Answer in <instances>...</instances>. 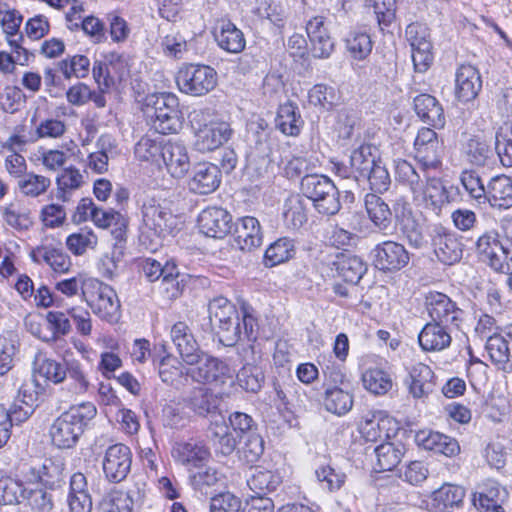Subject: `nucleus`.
<instances>
[{
    "label": "nucleus",
    "instance_id": "61",
    "mask_svg": "<svg viewBox=\"0 0 512 512\" xmlns=\"http://www.w3.org/2000/svg\"><path fill=\"white\" fill-rule=\"evenodd\" d=\"M58 68L64 75L65 79L71 77L84 78L90 70V60L85 55H74L61 60Z\"/></svg>",
    "mask_w": 512,
    "mask_h": 512
},
{
    "label": "nucleus",
    "instance_id": "7",
    "mask_svg": "<svg viewBox=\"0 0 512 512\" xmlns=\"http://www.w3.org/2000/svg\"><path fill=\"white\" fill-rule=\"evenodd\" d=\"M179 90L191 96H203L217 85V72L203 64H185L176 73Z\"/></svg>",
    "mask_w": 512,
    "mask_h": 512
},
{
    "label": "nucleus",
    "instance_id": "39",
    "mask_svg": "<svg viewBox=\"0 0 512 512\" xmlns=\"http://www.w3.org/2000/svg\"><path fill=\"white\" fill-rule=\"evenodd\" d=\"M349 387L327 388L324 391L323 405L325 409L336 415H344L349 412L353 406V396L349 392Z\"/></svg>",
    "mask_w": 512,
    "mask_h": 512
},
{
    "label": "nucleus",
    "instance_id": "14",
    "mask_svg": "<svg viewBox=\"0 0 512 512\" xmlns=\"http://www.w3.org/2000/svg\"><path fill=\"white\" fill-rule=\"evenodd\" d=\"M373 254L375 266L382 271H399L410 260V255L404 245L391 240L377 244L373 249Z\"/></svg>",
    "mask_w": 512,
    "mask_h": 512
},
{
    "label": "nucleus",
    "instance_id": "58",
    "mask_svg": "<svg viewBox=\"0 0 512 512\" xmlns=\"http://www.w3.org/2000/svg\"><path fill=\"white\" fill-rule=\"evenodd\" d=\"M389 419L383 412L378 411L367 415L360 425V431L368 441H377L388 434L384 432Z\"/></svg>",
    "mask_w": 512,
    "mask_h": 512
},
{
    "label": "nucleus",
    "instance_id": "18",
    "mask_svg": "<svg viewBox=\"0 0 512 512\" xmlns=\"http://www.w3.org/2000/svg\"><path fill=\"white\" fill-rule=\"evenodd\" d=\"M221 179V170L217 165L200 162L193 167L188 186L193 193L206 195L214 192L220 186Z\"/></svg>",
    "mask_w": 512,
    "mask_h": 512
},
{
    "label": "nucleus",
    "instance_id": "26",
    "mask_svg": "<svg viewBox=\"0 0 512 512\" xmlns=\"http://www.w3.org/2000/svg\"><path fill=\"white\" fill-rule=\"evenodd\" d=\"M463 155L471 165L484 167L493 162L494 150L484 134H476L463 144Z\"/></svg>",
    "mask_w": 512,
    "mask_h": 512
},
{
    "label": "nucleus",
    "instance_id": "52",
    "mask_svg": "<svg viewBox=\"0 0 512 512\" xmlns=\"http://www.w3.org/2000/svg\"><path fill=\"white\" fill-rule=\"evenodd\" d=\"M377 458L376 467L378 472L391 471L401 461L403 456L402 447H396L393 443H383L375 448Z\"/></svg>",
    "mask_w": 512,
    "mask_h": 512
},
{
    "label": "nucleus",
    "instance_id": "48",
    "mask_svg": "<svg viewBox=\"0 0 512 512\" xmlns=\"http://www.w3.org/2000/svg\"><path fill=\"white\" fill-rule=\"evenodd\" d=\"M374 152L375 149L368 144H362L351 152L349 160L360 180L367 175L368 171L377 162L378 158Z\"/></svg>",
    "mask_w": 512,
    "mask_h": 512
},
{
    "label": "nucleus",
    "instance_id": "15",
    "mask_svg": "<svg viewBox=\"0 0 512 512\" xmlns=\"http://www.w3.org/2000/svg\"><path fill=\"white\" fill-rule=\"evenodd\" d=\"M415 159L422 169L437 168L440 164V142L431 128H421L414 141Z\"/></svg>",
    "mask_w": 512,
    "mask_h": 512
},
{
    "label": "nucleus",
    "instance_id": "46",
    "mask_svg": "<svg viewBox=\"0 0 512 512\" xmlns=\"http://www.w3.org/2000/svg\"><path fill=\"white\" fill-rule=\"evenodd\" d=\"M364 388L374 395H385L393 387L391 375L379 368H370L362 374Z\"/></svg>",
    "mask_w": 512,
    "mask_h": 512
},
{
    "label": "nucleus",
    "instance_id": "11",
    "mask_svg": "<svg viewBox=\"0 0 512 512\" xmlns=\"http://www.w3.org/2000/svg\"><path fill=\"white\" fill-rule=\"evenodd\" d=\"M132 463L130 448L122 443L109 446L104 454L102 468L106 479L119 483L128 476Z\"/></svg>",
    "mask_w": 512,
    "mask_h": 512
},
{
    "label": "nucleus",
    "instance_id": "51",
    "mask_svg": "<svg viewBox=\"0 0 512 512\" xmlns=\"http://www.w3.org/2000/svg\"><path fill=\"white\" fill-rule=\"evenodd\" d=\"M294 255V245L288 238H280L272 243L265 251L264 263L268 267H274L288 261Z\"/></svg>",
    "mask_w": 512,
    "mask_h": 512
},
{
    "label": "nucleus",
    "instance_id": "34",
    "mask_svg": "<svg viewBox=\"0 0 512 512\" xmlns=\"http://www.w3.org/2000/svg\"><path fill=\"white\" fill-rule=\"evenodd\" d=\"M33 372L35 380L43 378L45 381L52 382L53 384H59L66 378L65 366L41 351L35 354Z\"/></svg>",
    "mask_w": 512,
    "mask_h": 512
},
{
    "label": "nucleus",
    "instance_id": "20",
    "mask_svg": "<svg viewBox=\"0 0 512 512\" xmlns=\"http://www.w3.org/2000/svg\"><path fill=\"white\" fill-rule=\"evenodd\" d=\"M482 89V79L478 69L472 65H461L455 75V95L461 102L474 100Z\"/></svg>",
    "mask_w": 512,
    "mask_h": 512
},
{
    "label": "nucleus",
    "instance_id": "25",
    "mask_svg": "<svg viewBox=\"0 0 512 512\" xmlns=\"http://www.w3.org/2000/svg\"><path fill=\"white\" fill-rule=\"evenodd\" d=\"M161 159L168 173L174 178H182L190 169V158L187 148L179 142H166Z\"/></svg>",
    "mask_w": 512,
    "mask_h": 512
},
{
    "label": "nucleus",
    "instance_id": "16",
    "mask_svg": "<svg viewBox=\"0 0 512 512\" xmlns=\"http://www.w3.org/2000/svg\"><path fill=\"white\" fill-rule=\"evenodd\" d=\"M200 231L212 238H224L231 230L232 217L221 207H207L198 216Z\"/></svg>",
    "mask_w": 512,
    "mask_h": 512
},
{
    "label": "nucleus",
    "instance_id": "23",
    "mask_svg": "<svg viewBox=\"0 0 512 512\" xmlns=\"http://www.w3.org/2000/svg\"><path fill=\"white\" fill-rule=\"evenodd\" d=\"M507 495V490L497 482L487 481L474 493L473 504L479 512H504L502 505Z\"/></svg>",
    "mask_w": 512,
    "mask_h": 512
},
{
    "label": "nucleus",
    "instance_id": "33",
    "mask_svg": "<svg viewBox=\"0 0 512 512\" xmlns=\"http://www.w3.org/2000/svg\"><path fill=\"white\" fill-rule=\"evenodd\" d=\"M465 490L461 486L444 484L430 496V506L434 512H446L463 503Z\"/></svg>",
    "mask_w": 512,
    "mask_h": 512
},
{
    "label": "nucleus",
    "instance_id": "24",
    "mask_svg": "<svg viewBox=\"0 0 512 512\" xmlns=\"http://www.w3.org/2000/svg\"><path fill=\"white\" fill-rule=\"evenodd\" d=\"M263 234L259 221L252 216L240 218L234 231V241L239 249L252 251L261 246Z\"/></svg>",
    "mask_w": 512,
    "mask_h": 512
},
{
    "label": "nucleus",
    "instance_id": "47",
    "mask_svg": "<svg viewBox=\"0 0 512 512\" xmlns=\"http://www.w3.org/2000/svg\"><path fill=\"white\" fill-rule=\"evenodd\" d=\"M394 163L396 181L407 186L412 195L421 192L423 180L414 166L404 159H397Z\"/></svg>",
    "mask_w": 512,
    "mask_h": 512
},
{
    "label": "nucleus",
    "instance_id": "37",
    "mask_svg": "<svg viewBox=\"0 0 512 512\" xmlns=\"http://www.w3.org/2000/svg\"><path fill=\"white\" fill-rule=\"evenodd\" d=\"M224 479L216 467L203 466L200 469H194L189 472L188 482L191 488L200 495H208L211 488L217 486Z\"/></svg>",
    "mask_w": 512,
    "mask_h": 512
},
{
    "label": "nucleus",
    "instance_id": "57",
    "mask_svg": "<svg viewBox=\"0 0 512 512\" xmlns=\"http://www.w3.org/2000/svg\"><path fill=\"white\" fill-rule=\"evenodd\" d=\"M22 49H16L14 47H10L11 53L6 51H0V71L3 73H13L15 69V65L19 64L21 66L28 65L30 58L34 57V53L27 46V44H22Z\"/></svg>",
    "mask_w": 512,
    "mask_h": 512
},
{
    "label": "nucleus",
    "instance_id": "43",
    "mask_svg": "<svg viewBox=\"0 0 512 512\" xmlns=\"http://www.w3.org/2000/svg\"><path fill=\"white\" fill-rule=\"evenodd\" d=\"M281 482L282 478L279 473L265 469H256L247 480L249 488L256 496H263L275 491Z\"/></svg>",
    "mask_w": 512,
    "mask_h": 512
},
{
    "label": "nucleus",
    "instance_id": "49",
    "mask_svg": "<svg viewBox=\"0 0 512 512\" xmlns=\"http://www.w3.org/2000/svg\"><path fill=\"white\" fill-rule=\"evenodd\" d=\"M285 207V221L293 229H299L307 222V200L303 196H291L286 201Z\"/></svg>",
    "mask_w": 512,
    "mask_h": 512
},
{
    "label": "nucleus",
    "instance_id": "38",
    "mask_svg": "<svg viewBox=\"0 0 512 512\" xmlns=\"http://www.w3.org/2000/svg\"><path fill=\"white\" fill-rule=\"evenodd\" d=\"M275 124L283 134L297 136L302 129L304 121L297 105L287 102L278 108Z\"/></svg>",
    "mask_w": 512,
    "mask_h": 512
},
{
    "label": "nucleus",
    "instance_id": "54",
    "mask_svg": "<svg viewBox=\"0 0 512 512\" xmlns=\"http://www.w3.org/2000/svg\"><path fill=\"white\" fill-rule=\"evenodd\" d=\"M27 487L22 482L5 477L0 479V503L4 505L20 504L25 499Z\"/></svg>",
    "mask_w": 512,
    "mask_h": 512
},
{
    "label": "nucleus",
    "instance_id": "63",
    "mask_svg": "<svg viewBox=\"0 0 512 512\" xmlns=\"http://www.w3.org/2000/svg\"><path fill=\"white\" fill-rule=\"evenodd\" d=\"M56 183L58 187L57 198L67 201V190L78 189L83 183V176L78 169L69 167L64 169L57 177Z\"/></svg>",
    "mask_w": 512,
    "mask_h": 512
},
{
    "label": "nucleus",
    "instance_id": "44",
    "mask_svg": "<svg viewBox=\"0 0 512 512\" xmlns=\"http://www.w3.org/2000/svg\"><path fill=\"white\" fill-rule=\"evenodd\" d=\"M255 13L261 18L269 20L276 27L283 28L289 16V9L280 1L257 0Z\"/></svg>",
    "mask_w": 512,
    "mask_h": 512
},
{
    "label": "nucleus",
    "instance_id": "29",
    "mask_svg": "<svg viewBox=\"0 0 512 512\" xmlns=\"http://www.w3.org/2000/svg\"><path fill=\"white\" fill-rule=\"evenodd\" d=\"M22 21L23 16L19 11L0 5V26L10 47L22 49L21 45L27 44L23 33L19 31Z\"/></svg>",
    "mask_w": 512,
    "mask_h": 512
},
{
    "label": "nucleus",
    "instance_id": "40",
    "mask_svg": "<svg viewBox=\"0 0 512 512\" xmlns=\"http://www.w3.org/2000/svg\"><path fill=\"white\" fill-rule=\"evenodd\" d=\"M181 362L172 357H165L161 360L159 366V376L163 383L176 389L187 385L189 376L185 375V370Z\"/></svg>",
    "mask_w": 512,
    "mask_h": 512
},
{
    "label": "nucleus",
    "instance_id": "6",
    "mask_svg": "<svg viewBox=\"0 0 512 512\" xmlns=\"http://www.w3.org/2000/svg\"><path fill=\"white\" fill-rule=\"evenodd\" d=\"M146 114L160 134L176 133L182 125L179 101L172 93H159L147 98Z\"/></svg>",
    "mask_w": 512,
    "mask_h": 512
},
{
    "label": "nucleus",
    "instance_id": "27",
    "mask_svg": "<svg viewBox=\"0 0 512 512\" xmlns=\"http://www.w3.org/2000/svg\"><path fill=\"white\" fill-rule=\"evenodd\" d=\"M488 201L491 207L509 209L512 207V179L506 175H497L487 184L484 202Z\"/></svg>",
    "mask_w": 512,
    "mask_h": 512
},
{
    "label": "nucleus",
    "instance_id": "12",
    "mask_svg": "<svg viewBox=\"0 0 512 512\" xmlns=\"http://www.w3.org/2000/svg\"><path fill=\"white\" fill-rule=\"evenodd\" d=\"M174 460L189 472L200 469L211 459L209 447L201 440L189 439L175 443L172 449Z\"/></svg>",
    "mask_w": 512,
    "mask_h": 512
},
{
    "label": "nucleus",
    "instance_id": "45",
    "mask_svg": "<svg viewBox=\"0 0 512 512\" xmlns=\"http://www.w3.org/2000/svg\"><path fill=\"white\" fill-rule=\"evenodd\" d=\"M209 328L225 324L228 320H234L238 311L234 304L227 298L219 296L212 299L208 304Z\"/></svg>",
    "mask_w": 512,
    "mask_h": 512
},
{
    "label": "nucleus",
    "instance_id": "17",
    "mask_svg": "<svg viewBox=\"0 0 512 512\" xmlns=\"http://www.w3.org/2000/svg\"><path fill=\"white\" fill-rule=\"evenodd\" d=\"M432 241L434 252L440 262L453 265L461 260L463 245L454 232L442 227L436 228Z\"/></svg>",
    "mask_w": 512,
    "mask_h": 512
},
{
    "label": "nucleus",
    "instance_id": "36",
    "mask_svg": "<svg viewBox=\"0 0 512 512\" xmlns=\"http://www.w3.org/2000/svg\"><path fill=\"white\" fill-rule=\"evenodd\" d=\"M215 40L221 49L234 54L240 53L246 45L243 32L229 20L220 21Z\"/></svg>",
    "mask_w": 512,
    "mask_h": 512
},
{
    "label": "nucleus",
    "instance_id": "3",
    "mask_svg": "<svg viewBox=\"0 0 512 512\" xmlns=\"http://www.w3.org/2000/svg\"><path fill=\"white\" fill-rule=\"evenodd\" d=\"M189 121L194 131V148L201 152H211L226 143L232 136L233 130L225 121L212 120L207 110H193Z\"/></svg>",
    "mask_w": 512,
    "mask_h": 512
},
{
    "label": "nucleus",
    "instance_id": "32",
    "mask_svg": "<svg viewBox=\"0 0 512 512\" xmlns=\"http://www.w3.org/2000/svg\"><path fill=\"white\" fill-rule=\"evenodd\" d=\"M448 327L441 323H427L418 336V341L424 351H440L451 343Z\"/></svg>",
    "mask_w": 512,
    "mask_h": 512
},
{
    "label": "nucleus",
    "instance_id": "28",
    "mask_svg": "<svg viewBox=\"0 0 512 512\" xmlns=\"http://www.w3.org/2000/svg\"><path fill=\"white\" fill-rule=\"evenodd\" d=\"M184 402L199 417L215 414L219 406L218 396L211 389L203 386L193 388Z\"/></svg>",
    "mask_w": 512,
    "mask_h": 512
},
{
    "label": "nucleus",
    "instance_id": "56",
    "mask_svg": "<svg viewBox=\"0 0 512 512\" xmlns=\"http://www.w3.org/2000/svg\"><path fill=\"white\" fill-rule=\"evenodd\" d=\"M164 144L160 137L151 138L143 136L135 145V156L141 161L158 162L164 151Z\"/></svg>",
    "mask_w": 512,
    "mask_h": 512
},
{
    "label": "nucleus",
    "instance_id": "8",
    "mask_svg": "<svg viewBox=\"0 0 512 512\" xmlns=\"http://www.w3.org/2000/svg\"><path fill=\"white\" fill-rule=\"evenodd\" d=\"M256 327V319L244 311L241 320L238 314L234 320H228L225 324L210 330L217 335L222 345L233 347L243 338H246L248 341L256 339Z\"/></svg>",
    "mask_w": 512,
    "mask_h": 512
},
{
    "label": "nucleus",
    "instance_id": "4",
    "mask_svg": "<svg viewBox=\"0 0 512 512\" xmlns=\"http://www.w3.org/2000/svg\"><path fill=\"white\" fill-rule=\"evenodd\" d=\"M83 299L101 320L110 324L120 320V301L110 285L96 278H87L83 286Z\"/></svg>",
    "mask_w": 512,
    "mask_h": 512
},
{
    "label": "nucleus",
    "instance_id": "35",
    "mask_svg": "<svg viewBox=\"0 0 512 512\" xmlns=\"http://www.w3.org/2000/svg\"><path fill=\"white\" fill-rule=\"evenodd\" d=\"M505 245L499 240V234L495 230L484 232L476 241V251L481 260L489 267L500 265L499 257Z\"/></svg>",
    "mask_w": 512,
    "mask_h": 512
},
{
    "label": "nucleus",
    "instance_id": "60",
    "mask_svg": "<svg viewBox=\"0 0 512 512\" xmlns=\"http://www.w3.org/2000/svg\"><path fill=\"white\" fill-rule=\"evenodd\" d=\"M236 378L242 389L252 393H257L264 383V374L261 368L251 364L244 365L238 371Z\"/></svg>",
    "mask_w": 512,
    "mask_h": 512
},
{
    "label": "nucleus",
    "instance_id": "19",
    "mask_svg": "<svg viewBox=\"0 0 512 512\" xmlns=\"http://www.w3.org/2000/svg\"><path fill=\"white\" fill-rule=\"evenodd\" d=\"M405 384L414 399L427 398L435 388L434 372L428 365L416 363L409 369Z\"/></svg>",
    "mask_w": 512,
    "mask_h": 512
},
{
    "label": "nucleus",
    "instance_id": "42",
    "mask_svg": "<svg viewBox=\"0 0 512 512\" xmlns=\"http://www.w3.org/2000/svg\"><path fill=\"white\" fill-rule=\"evenodd\" d=\"M337 271L344 281L357 284L366 273L367 265L359 256L342 254L337 262Z\"/></svg>",
    "mask_w": 512,
    "mask_h": 512
},
{
    "label": "nucleus",
    "instance_id": "55",
    "mask_svg": "<svg viewBox=\"0 0 512 512\" xmlns=\"http://www.w3.org/2000/svg\"><path fill=\"white\" fill-rule=\"evenodd\" d=\"M495 151L504 167H512V122L496 132Z\"/></svg>",
    "mask_w": 512,
    "mask_h": 512
},
{
    "label": "nucleus",
    "instance_id": "59",
    "mask_svg": "<svg viewBox=\"0 0 512 512\" xmlns=\"http://www.w3.org/2000/svg\"><path fill=\"white\" fill-rule=\"evenodd\" d=\"M98 238L92 230L81 229L77 233L69 235L66 239L67 249L76 256H81L88 249H94Z\"/></svg>",
    "mask_w": 512,
    "mask_h": 512
},
{
    "label": "nucleus",
    "instance_id": "2",
    "mask_svg": "<svg viewBox=\"0 0 512 512\" xmlns=\"http://www.w3.org/2000/svg\"><path fill=\"white\" fill-rule=\"evenodd\" d=\"M96 413L95 405L90 402L70 407L63 412L50 427L49 433L53 445L60 449L74 447Z\"/></svg>",
    "mask_w": 512,
    "mask_h": 512
},
{
    "label": "nucleus",
    "instance_id": "62",
    "mask_svg": "<svg viewBox=\"0 0 512 512\" xmlns=\"http://www.w3.org/2000/svg\"><path fill=\"white\" fill-rule=\"evenodd\" d=\"M362 179L369 182L370 189L375 194L386 192L391 184L389 172L380 159L377 160L374 167Z\"/></svg>",
    "mask_w": 512,
    "mask_h": 512
},
{
    "label": "nucleus",
    "instance_id": "31",
    "mask_svg": "<svg viewBox=\"0 0 512 512\" xmlns=\"http://www.w3.org/2000/svg\"><path fill=\"white\" fill-rule=\"evenodd\" d=\"M448 198V192L442 181L438 178H427L425 185L422 182L421 192L413 195L415 201L421 199L425 207L431 209L436 214L440 212L444 204L449 202Z\"/></svg>",
    "mask_w": 512,
    "mask_h": 512
},
{
    "label": "nucleus",
    "instance_id": "41",
    "mask_svg": "<svg viewBox=\"0 0 512 512\" xmlns=\"http://www.w3.org/2000/svg\"><path fill=\"white\" fill-rule=\"evenodd\" d=\"M50 186V178L34 172H26L16 182V190L26 198H37L45 194Z\"/></svg>",
    "mask_w": 512,
    "mask_h": 512
},
{
    "label": "nucleus",
    "instance_id": "64",
    "mask_svg": "<svg viewBox=\"0 0 512 512\" xmlns=\"http://www.w3.org/2000/svg\"><path fill=\"white\" fill-rule=\"evenodd\" d=\"M24 501L28 503L33 512H51L53 509L51 494L40 487L31 488L28 486Z\"/></svg>",
    "mask_w": 512,
    "mask_h": 512
},
{
    "label": "nucleus",
    "instance_id": "5",
    "mask_svg": "<svg viewBox=\"0 0 512 512\" xmlns=\"http://www.w3.org/2000/svg\"><path fill=\"white\" fill-rule=\"evenodd\" d=\"M300 188L304 197L313 202L318 213L333 216L341 209L339 191L330 178L319 174H306Z\"/></svg>",
    "mask_w": 512,
    "mask_h": 512
},
{
    "label": "nucleus",
    "instance_id": "53",
    "mask_svg": "<svg viewBox=\"0 0 512 512\" xmlns=\"http://www.w3.org/2000/svg\"><path fill=\"white\" fill-rule=\"evenodd\" d=\"M18 346V340L11 332L0 334V376L6 375L14 367Z\"/></svg>",
    "mask_w": 512,
    "mask_h": 512
},
{
    "label": "nucleus",
    "instance_id": "50",
    "mask_svg": "<svg viewBox=\"0 0 512 512\" xmlns=\"http://www.w3.org/2000/svg\"><path fill=\"white\" fill-rule=\"evenodd\" d=\"M210 431L216 453L223 456L231 455L237 447V440L229 428L224 423H215Z\"/></svg>",
    "mask_w": 512,
    "mask_h": 512
},
{
    "label": "nucleus",
    "instance_id": "21",
    "mask_svg": "<svg viewBox=\"0 0 512 512\" xmlns=\"http://www.w3.org/2000/svg\"><path fill=\"white\" fill-rule=\"evenodd\" d=\"M30 257L34 263L47 264L56 273H67L72 262L60 246L43 242L32 249Z\"/></svg>",
    "mask_w": 512,
    "mask_h": 512
},
{
    "label": "nucleus",
    "instance_id": "13",
    "mask_svg": "<svg viewBox=\"0 0 512 512\" xmlns=\"http://www.w3.org/2000/svg\"><path fill=\"white\" fill-rule=\"evenodd\" d=\"M198 360L193 366L185 370V375L197 383H213L229 372L228 365L222 360L198 351Z\"/></svg>",
    "mask_w": 512,
    "mask_h": 512
},
{
    "label": "nucleus",
    "instance_id": "10",
    "mask_svg": "<svg viewBox=\"0 0 512 512\" xmlns=\"http://www.w3.org/2000/svg\"><path fill=\"white\" fill-rule=\"evenodd\" d=\"M142 217L145 225L159 236L173 233L177 228V218L171 210L155 198H147L142 204Z\"/></svg>",
    "mask_w": 512,
    "mask_h": 512
},
{
    "label": "nucleus",
    "instance_id": "30",
    "mask_svg": "<svg viewBox=\"0 0 512 512\" xmlns=\"http://www.w3.org/2000/svg\"><path fill=\"white\" fill-rule=\"evenodd\" d=\"M414 110L423 122L438 129L444 127V110L435 97L429 94L416 96L414 98Z\"/></svg>",
    "mask_w": 512,
    "mask_h": 512
},
{
    "label": "nucleus",
    "instance_id": "9",
    "mask_svg": "<svg viewBox=\"0 0 512 512\" xmlns=\"http://www.w3.org/2000/svg\"><path fill=\"white\" fill-rule=\"evenodd\" d=\"M425 306L433 322L445 326L459 327L463 318V310L446 294L430 291L425 296Z\"/></svg>",
    "mask_w": 512,
    "mask_h": 512
},
{
    "label": "nucleus",
    "instance_id": "22",
    "mask_svg": "<svg viewBox=\"0 0 512 512\" xmlns=\"http://www.w3.org/2000/svg\"><path fill=\"white\" fill-rule=\"evenodd\" d=\"M170 335L183 362L188 366H193L198 360L197 353L201 349L188 325L182 321L175 323L171 328Z\"/></svg>",
    "mask_w": 512,
    "mask_h": 512
},
{
    "label": "nucleus",
    "instance_id": "1",
    "mask_svg": "<svg viewBox=\"0 0 512 512\" xmlns=\"http://www.w3.org/2000/svg\"><path fill=\"white\" fill-rule=\"evenodd\" d=\"M364 204L370 221L378 230L390 229L394 217L396 225L412 247L419 249L426 244L422 228L413 215L410 203L404 198L397 199L391 209L380 196L367 193Z\"/></svg>",
    "mask_w": 512,
    "mask_h": 512
}]
</instances>
